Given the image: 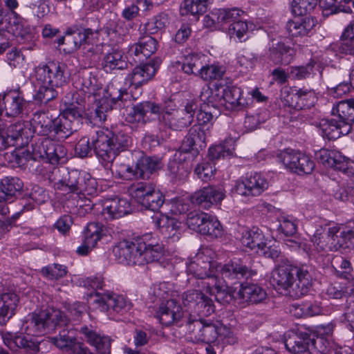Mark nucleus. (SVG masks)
I'll return each instance as SVG.
<instances>
[{"label": "nucleus", "mask_w": 354, "mask_h": 354, "mask_svg": "<svg viewBox=\"0 0 354 354\" xmlns=\"http://www.w3.org/2000/svg\"><path fill=\"white\" fill-rule=\"evenodd\" d=\"M270 281L281 294L293 298L306 295L312 286V277L305 266L282 262L273 270Z\"/></svg>", "instance_id": "obj_1"}, {"label": "nucleus", "mask_w": 354, "mask_h": 354, "mask_svg": "<svg viewBox=\"0 0 354 354\" xmlns=\"http://www.w3.org/2000/svg\"><path fill=\"white\" fill-rule=\"evenodd\" d=\"M198 104L194 100L189 101L183 109H167L162 107L158 117L159 128L160 130L166 131L171 129L174 131H181L183 129L190 125L194 120Z\"/></svg>", "instance_id": "obj_2"}, {"label": "nucleus", "mask_w": 354, "mask_h": 354, "mask_svg": "<svg viewBox=\"0 0 354 354\" xmlns=\"http://www.w3.org/2000/svg\"><path fill=\"white\" fill-rule=\"evenodd\" d=\"M62 319L60 310L46 308L29 315L23 328L28 335L39 336L54 330Z\"/></svg>", "instance_id": "obj_3"}, {"label": "nucleus", "mask_w": 354, "mask_h": 354, "mask_svg": "<svg viewBox=\"0 0 354 354\" xmlns=\"http://www.w3.org/2000/svg\"><path fill=\"white\" fill-rule=\"evenodd\" d=\"M285 346L288 351L294 354H319L326 353L328 351L322 337L315 339L308 333L302 332L289 334L285 341Z\"/></svg>", "instance_id": "obj_4"}, {"label": "nucleus", "mask_w": 354, "mask_h": 354, "mask_svg": "<svg viewBox=\"0 0 354 354\" xmlns=\"http://www.w3.org/2000/svg\"><path fill=\"white\" fill-rule=\"evenodd\" d=\"M146 243L143 238H137L132 241L124 240L113 248V254L120 263L129 266H142L145 264L143 251Z\"/></svg>", "instance_id": "obj_5"}, {"label": "nucleus", "mask_w": 354, "mask_h": 354, "mask_svg": "<svg viewBox=\"0 0 354 354\" xmlns=\"http://www.w3.org/2000/svg\"><path fill=\"white\" fill-rule=\"evenodd\" d=\"M95 180L89 174L73 169L57 183V189L64 192L76 191L92 194L95 191Z\"/></svg>", "instance_id": "obj_6"}, {"label": "nucleus", "mask_w": 354, "mask_h": 354, "mask_svg": "<svg viewBox=\"0 0 354 354\" xmlns=\"http://www.w3.org/2000/svg\"><path fill=\"white\" fill-rule=\"evenodd\" d=\"M182 301L188 313L209 316L215 311L212 299L201 290H188L182 295Z\"/></svg>", "instance_id": "obj_7"}, {"label": "nucleus", "mask_w": 354, "mask_h": 354, "mask_svg": "<svg viewBox=\"0 0 354 354\" xmlns=\"http://www.w3.org/2000/svg\"><path fill=\"white\" fill-rule=\"evenodd\" d=\"M66 68V66L64 64L51 62L36 67L33 77L38 84L60 88L67 83L68 77L65 75Z\"/></svg>", "instance_id": "obj_8"}, {"label": "nucleus", "mask_w": 354, "mask_h": 354, "mask_svg": "<svg viewBox=\"0 0 354 354\" xmlns=\"http://www.w3.org/2000/svg\"><path fill=\"white\" fill-rule=\"evenodd\" d=\"M34 158L47 159L51 164H57L66 159L65 147L49 138L39 139L32 145Z\"/></svg>", "instance_id": "obj_9"}, {"label": "nucleus", "mask_w": 354, "mask_h": 354, "mask_svg": "<svg viewBox=\"0 0 354 354\" xmlns=\"http://www.w3.org/2000/svg\"><path fill=\"white\" fill-rule=\"evenodd\" d=\"M218 272V265L216 262L212 261L211 258L203 253H198L187 265V272L192 274L197 279H201L198 286L203 288V282L209 278H216Z\"/></svg>", "instance_id": "obj_10"}, {"label": "nucleus", "mask_w": 354, "mask_h": 354, "mask_svg": "<svg viewBox=\"0 0 354 354\" xmlns=\"http://www.w3.org/2000/svg\"><path fill=\"white\" fill-rule=\"evenodd\" d=\"M112 136L111 131L103 129L97 131L93 138L94 152L104 166L111 163L118 154L111 142Z\"/></svg>", "instance_id": "obj_11"}, {"label": "nucleus", "mask_w": 354, "mask_h": 354, "mask_svg": "<svg viewBox=\"0 0 354 354\" xmlns=\"http://www.w3.org/2000/svg\"><path fill=\"white\" fill-rule=\"evenodd\" d=\"M315 156L326 167H332L348 176L354 174V162L338 151L322 149L316 152Z\"/></svg>", "instance_id": "obj_12"}, {"label": "nucleus", "mask_w": 354, "mask_h": 354, "mask_svg": "<svg viewBox=\"0 0 354 354\" xmlns=\"http://www.w3.org/2000/svg\"><path fill=\"white\" fill-rule=\"evenodd\" d=\"M223 279L230 283H241L242 280L248 279L254 276L257 272L243 265L240 261H231L224 265L218 266V272Z\"/></svg>", "instance_id": "obj_13"}, {"label": "nucleus", "mask_w": 354, "mask_h": 354, "mask_svg": "<svg viewBox=\"0 0 354 354\" xmlns=\"http://www.w3.org/2000/svg\"><path fill=\"white\" fill-rule=\"evenodd\" d=\"M186 313L176 300L169 299L160 305L156 317L162 325H176L180 327Z\"/></svg>", "instance_id": "obj_14"}, {"label": "nucleus", "mask_w": 354, "mask_h": 354, "mask_svg": "<svg viewBox=\"0 0 354 354\" xmlns=\"http://www.w3.org/2000/svg\"><path fill=\"white\" fill-rule=\"evenodd\" d=\"M93 31L91 28H68L65 35L57 39L59 46L64 45V51L72 53L80 46L89 42L90 37L93 36Z\"/></svg>", "instance_id": "obj_15"}, {"label": "nucleus", "mask_w": 354, "mask_h": 354, "mask_svg": "<svg viewBox=\"0 0 354 354\" xmlns=\"http://www.w3.org/2000/svg\"><path fill=\"white\" fill-rule=\"evenodd\" d=\"M82 119L77 111L71 113L63 111L58 117L53 118V132L59 138H66L77 131L82 124Z\"/></svg>", "instance_id": "obj_16"}, {"label": "nucleus", "mask_w": 354, "mask_h": 354, "mask_svg": "<svg viewBox=\"0 0 354 354\" xmlns=\"http://www.w3.org/2000/svg\"><path fill=\"white\" fill-rule=\"evenodd\" d=\"M268 187L266 179L260 174L255 173L236 183L235 192L243 196H257Z\"/></svg>", "instance_id": "obj_17"}, {"label": "nucleus", "mask_w": 354, "mask_h": 354, "mask_svg": "<svg viewBox=\"0 0 354 354\" xmlns=\"http://www.w3.org/2000/svg\"><path fill=\"white\" fill-rule=\"evenodd\" d=\"M108 96L99 101V104L95 110V118L98 121H105L107 118V113L112 110L113 104L118 100L127 101L129 94L125 90L117 89L113 85H109L107 87Z\"/></svg>", "instance_id": "obj_18"}, {"label": "nucleus", "mask_w": 354, "mask_h": 354, "mask_svg": "<svg viewBox=\"0 0 354 354\" xmlns=\"http://www.w3.org/2000/svg\"><path fill=\"white\" fill-rule=\"evenodd\" d=\"M340 232L336 227H329L327 231L325 228L320 227L317 229L311 240L320 250L343 248V245L340 244L342 241L339 236Z\"/></svg>", "instance_id": "obj_19"}, {"label": "nucleus", "mask_w": 354, "mask_h": 354, "mask_svg": "<svg viewBox=\"0 0 354 354\" xmlns=\"http://www.w3.org/2000/svg\"><path fill=\"white\" fill-rule=\"evenodd\" d=\"M208 127L200 124L193 125L189 130L187 135L185 137L178 152L174 155L176 158L178 153H188L191 151L194 146L200 148L205 147V141Z\"/></svg>", "instance_id": "obj_20"}, {"label": "nucleus", "mask_w": 354, "mask_h": 354, "mask_svg": "<svg viewBox=\"0 0 354 354\" xmlns=\"http://www.w3.org/2000/svg\"><path fill=\"white\" fill-rule=\"evenodd\" d=\"M95 302L103 311L112 310L116 313L126 311L130 309L131 303L122 295L112 292H106L102 295L96 294Z\"/></svg>", "instance_id": "obj_21"}, {"label": "nucleus", "mask_w": 354, "mask_h": 354, "mask_svg": "<svg viewBox=\"0 0 354 354\" xmlns=\"http://www.w3.org/2000/svg\"><path fill=\"white\" fill-rule=\"evenodd\" d=\"M202 290L210 295H214L215 299L223 305L230 304L234 298L232 288L222 284L218 277L205 281Z\"/></svg>", "instance_id": "obj_22"}, {"label": "nucleus", "mask_w": 354, "mask_h": 354, "mask_svg": "<svg viewBox=\"0 0 354 354\" xmlns=\"http://www.w3.org/2000/svg\"><path fill=\"white\" fill-rule=\"evenodd\" d=\"M204 316L192 315V313L187 312L180 327L183 328L188 341L194 343L201 342L205 322Z\"/></svg>", "instance_id": "obj_23"}, {"label": "nucleus", "mask_w": 354, "mask_h": 354, "mask_svg": "<svg viewBox=\"0 0 354 354\" xmlns=\"http://www.w3.org/2000/svg\"><path fill=\"white\" fill-rule=\"evenodd\" d=\"M224 196L225 194L220 189L208 186L194 193L191 196V201L193 204L208 209L212 205L220 203Z\"/></svg>", "instance_id": "obj_24"}, {"label": "nucleus", "mask_w": 354, "mask_h": 354, "mask_svg": "<svg viewBox=\"0 0 354 354\" xmlns=\"http://www.w3.org/2000/svg\"><path fill=\"white\" fill-rule=\"evenodd\" d=\"M2 339L5 345L10 350L17 352L19 349L25 352H36L39 349L37 342L32 337H27L22 334H17L10 332L2 333Z\"/></svg>", "instance_id": "obj_25"}, {"label": "nucleus", "mask_w": 354, "mask_h": 354, "mask_svg": "<svg viewBox=\"0 0 354 354\" xmlns=\"http://www.w3.org/2000/svg\"><path fill=\"white\" fill-rule=\"evenodd\" d=\"M161 106L152 102H142L133 106L125 116V120L131 124H145L148 121L147 113L158 114Z\"/></svg>", "instance_id": "obj_26"}, {"label": "nucleus", "mask_w": 354, "mask_h": 354, "mask_svg": "<svg viewBox=\"0 0 354 354\" xmlns=\"http://www.w3.org/2000/svg\"><path fill=\"white\" fill-rule=\"evenodd\" d=\"M154 225L168 239H179L180 223L174 217L166 214H156L152 216Z\"/></svg>", "instance_id": "obj_27"}, {"label": "nucleus", "mask_w": 354, "mask_h": 354, "mask_svg": "<svg viewBox=\"0 0 354 354\" xmlns=\"http://www.w3.org/2000/svg\"><path fill=\"white\" fill-rule=\"evenodd\" d=\"M80 333L84 335V339L95 348L99 354H110L111 339L109 337L101 335L88 326L82 327Z\"/></svg>", "instance_id": "obj_28"}, {"label": "nucleus", "mask_w": 354, "mask_h": 354, "mask_svg": "<svg viewBox=\"0 0 354 354\" xmlns=\"http://www.w3.org/2000/svg\"><path fill=\"white\" fill-rule=\"evenodd\" d=\"M130 210V204L126 199L113 198L105 201L102 215L106 219H117L128 214Z\"/></svg>", "instance_id": "obj_29"}, {"label": "nucleus", "mask_w": 354, "mask_h": 354, "mask_svg": "<svg viewBox=\"0 0 354 354\" xmlns=\"http://www.w3.org/2000/svg\"><path fill=\"white\" fill-rule=\"evenodd\" d=\"M157 70L154 64L147 63L136 66L126 78L130 85L136 87L145 84L152 79Z\"/></svg>", "instance_id": "obj_30"}, {"label": "nucleus", "mask_w": 354, "mask_h": 354, "mask_svg": "<svg viewBox=\"0 0 354 354\" xmlns=\"http://www.w3.org/2000/svg\"><path fill=\"white\" fill-rule=\"evenodd\" d=\"M102 227L96 223L88 224L84 230V239L83 243L80 246L77 252L81 255L87 254L93 248H94L102 238Z\"/></svg>", "instance_id": "obj_31"}, {"label": "nucleus", "mask_w": 354, "mask_h": 354, "mask_svg": "<svg viewBox=\"0 0 354 354\" xmlns=\"http://www.w3.org/2000/svg\"><path fill=\"white\" fill-rule=\"evenodd\" d=\"M331 113L337 115L340 122L348 126L351 130L354 122V99L351 98L337 102L333 105Z\"/></svg>", "instance_id": "obj_32"}, {"label": "nucleus", "mask_w": 354, "mask_h": 354, "mask_svg": "<svg viewBox=\"0 0 354 354\" xmlns=\"http://www.w3.org/2000/svg\"><path fill=\"white\" fill-rule=\"evenodd\" d=\"M316 24L317 20L313 17L298 18L288 21L286 24V30L292 37H304L308 35Z\"/></svg>", "instance_id": "obj_33"}, {"label": "nucleus", "mask_w": 354, "mask_h": 354, "mask_svg": "<svg viewBox=\"0 0 354 354\" xmlns=\"http://www.w3.org/2000/svg\"><path fill=\"white\" fill-rule=\"evenodd\" d=\"M19 297L14 292L0 294V324L5 325L15 314Z\"/></svg>", "instance_id": "obj_34"}, {"label": "nucleus", "mask_w": 354, "mask_h": 354, "mask_svg": "<svg viewBox=\"0 0 354 354\" xmlns=\"http://www.w3.org/2000/svg\"><path fill=\"white\" fill-rule=\"evenodd\" d=\"M314 100L315 93L312 90L300 88L288 95L286 102L288 106L300 110L310 107L313 104Z\"/></svg>", "instance_id": "obj_35"}, {"label": "nucleus", "mask_w": 354, "mask_h": 354, "mask_svg": "<svg viewBox=\"0 0 354 354\" xmlns=\"http://www.w3.org/2000/svg\"><path fill=\"white\" fill-rule=\"evenodd\" d=\"M24 104V99L17 94L10 93L0 95L1 115L5 111L7 116L16 117L22 111Z\"/></svg>", "instance_id": "obj_36"}, {"label": "nucleus", "mask_w": 354, "mask_h": 354, "mask_svg": "<svg viewBox=\"0 0 354 354\" xmlns=\"http://www.w3.org/2000/svg\"><path fill=\"white\" fill-rule=\"evenodd\" d=\"M24 186L23 182L17 177L6 176L0 181V202L12 201Z\"/></svg>", "instance_id": "obj_37"}, {"label": "nucleus", "mask_w": 354, "mask_h": 354, "mask_svg": "<svg viewBox=\"0 0 354 354\" xmlns=\"http://www.w3.org/2000/svg\"><path fill=\"white\" fill-rule=\"evenodd\" d=\"M322 136L328 140H335L341 136L347 135L351 130L339 120L323 119L319 122Z\"/></svg>", "instance_id": "obj_38"}, {"label": "nucleus", "mask_w": 354, "mask_h": 354, "mask_svg": "<svg viewBox=\"0 0 354 354\" xmlns=\"http://www.w3.org/2000/svg\"><path fill=\"white\" fill-rule=\"evenodd\" d=\"M86 97L84 93L79 91L77 89H76L75 91L68 93L62 99V102L65 106L64 111L70 112L71 113L77 111L80 117L83 118Z\"/></svg>", "instance_id": "obj_39"}, {"label": "nucleus", "mask_w": 354, "mask_h": 354, "mask_svg": "<svg viewBox=\"0 0 354 354\" xmlns=\"http://www.w3.org/2000/svg\"><path fill=\"white\" fill-rule=\"evenodd\" d=\"M269 52V57L274 64L284 65L290 63L295 53L293 48L281 42L273 44Z\"/></svg>", "instance_id": "obj_40"}, {"label": "nucleus", "mask_w": 354, "mask_h": 354, "mask_svg": "<svg viewBox=\"0 0 354 354\" xmlns=\"http://www.w3.org/2000/svg\"><path fill=\"white\" fill-rule=\"evenodd\" d=\"M127 66L126 56L118 50L106 53L102 61V67L106 73H111L114 70H123L127 68Z\"/></svg>", "instance_id": "obj_41"}, {"label": "nucleus", "mask_w": 354, "mask_h": 354, "mask_svg": "<svg viewBox=\"0 0 354 354\" xmlns=\"http://www.w3.org/2000/svg\"><path fill=\"white\" fill-rule=\"evenodd\" d=\"M238 295L243 301L257 304L263 301L267 296L266 291L256 284L241 283Z\"/></svg>", "instance_id": "obj_42"}, {"label": "nucleus", "mask_w": 354, "mask_h": 354, "mask_svg": "<svg viewBox=\"0 0 354 354\" xmlns=\"http://www.w3.org/2000/svg\"><path fill=\"white\" fill-rule=\"evenodd\" d=\"M222 102L229 104L230 109H239L243 106L245 100L242 98L241 91L235 86L220 85Z\"/></svg>", "instance_id": "obj_43"}, {"label": "nucleus", "mask_w": 354, "mask_h": 354, "mask_svg": "<svg viewBox=\"0 0 354 354\" xmlns=\"http://www.w3.org/2000/svg\"><path fill=\"white\" fill-rule=\"evenodd\" d=\"M136 172L138 178H149L154 171L160 169L162 163L160 159L154 157H142L136 164Z\"/></svg>", "instance_id": "obj_44"}, {"label": "nucleus", "mask_w": 354, "mask_h": 354, "mask_svg": "<svg viewBox=\"0 0 354 354\" xmlns=\"http://www.w3.org/2000/svg\"><path fill=\"white\" fill-rule=\"evenodd\" d=\"M263 234L258 228L243 229L241 241L242 244L256 252H259V248L263 246Z\"/></svg>", "instance_id": "obj_45"}, {"label": "nucleus", "mask_w": 354, "mask_h": 354, "mask_svg": "<svg viewBox=\"0 0 354 354\" xmlns=\"http://www.w3.org/2000/svg\"><path fill=\"white\" fill-rule=\"evenodd\" d=\"M73 84L75 88L80 92L82 91L86 97L95 95L99 88L97 80L91 73L78 75Z\"/></svg>", "instance_id": "obj_46"}, {"label": "nucleus", "mask_w": 354, "mask_h": 354, "mask_svg": "<svg viewBox=\"0 0 354 354\" xmlns=\"http://www.w3.org/2000/svg\"><path fill=\"white\" fill-rule=\"evenodd\" d=\"M157 45L156 39L151 36H146L141 38L138 44H134L131 50L141 60L153 55L157 50Z\"/></svg>", "instance_id": "obj_47"}, {"label": "nucleus", "mask_w": 354, "mask_h": 354, "mask_svg": "<svg viewBox=\"0 0 354 354\" xmlns=\"http://www.w3.org/2000/svg\"><path fill=\"white\" fill-rule=\"evenodd\" d=\"M245 16L244 11L238 8L218 9L212 12V21L216 18L218 24H230L239 21Z\"/></svg>", "instance_id": "obj_48"}, {"label": "nucleus", "mask_w": 354, "mask_h": 354, "mask_svg": "<svg viewBox=\"0 0 354 354\" xmlns=\"http://www.w3.org/2000/svg\"><path fill=\"white\" fill-rule=\"evenodd\" d=\"M200 100L201 104H206L210 108L218 109L219 104H223L220 85L216 84L213 88H203Z\"/></svg>", "instance_id": "obj_49"}, {"label": "nucleus", "mask_w": 354, "mask_h": 354, "mask_svg": "<svg viewBox=\"0 0 354 354\" xmlns=\"http://www.w3.org/2000/svg\"><path fill=\"white\" fill-rule=\"evenodd\" d=\"M1 24H5L4 26H2V29H6L16 37H24L23 24L15 12L12 11L10 14L5 15L1 19Z\"/></svg>", "instance_id": "obj_50"}, {"label": "nucleus", "mask_w": 354, "mask_h": 354, "mask_svg": "<svg viewBox=\"0 0 354 354\" xmlns=\"http://www.w3.org/2000/svg\"><path fill=\"white\" fill-rule=\"evenodd\" d=\"M155 189L156 186L152 183L140 182L132 185L129 187V192L130 195L134 198L138 203L141 204L142 200H145Z\"/></svg>", "instance_id": "obj_51"}, {"label": "nucleus", "mask_w": 354, "mask_h": 354, "mask_svg": "<svg viewBox=\"0 0 354 354\" xmlns=\"http://www.w3.org/2000/svg\"><path fill=\"white\" fill-rule=\"evenodd\" d=\"M207 7V0H185L180 7V13L182 15H200L206 12Z\"/></svg>", "instance_id": "obj_52"}, {"label": "nucleus", "mask_w": 354, "mask_h": 354, "mask_svg": "<svg viewBox=\"0 0 354 354\" xmlns=\"http://www.w3.org/2000/svg\"><path fill=\"white\" fill-rule=\"evenodd\" d=\"M50 342L58 348L68 351L75 345L76 338L73 330H63L57 336L50 337Z\"/></svg>", "instance_id": "obj_53"}, {"label": "nucleus", "mask_w": 354, "mask_h": 354, "mask_svg": "<svg viewBox=\"0 0 354 354\" xmlns=\"http://www.w3.org/2000/svg\"><path fill=\"white\" fill-rule=\"evenodd\" d=\"M205 58L198 54H189L185 57L183 70L187 74L200 75L204 66Z\"/></svg>", "instance_id": "obj_54"}, {"label": "nucleus", "mask_w": 354, "mask_h": 354, "mask_svg": "<svg viewBox=\"0 0 354 354\" xmlns=\"http://www.w3.org/2000/svg\"><path fill=\"white\" fill-rule=\"evenodd\" d=\"M302 153L293 150L281 151L277 157V160L281 162L286 168L296 173L301 161Z\"/></svg>", "instance_id": "obj_55"}, {"label": "nucleus", "mask_w": 354, "mask_h": 354, "mask_svg": "<svg viewBox=\"0 0 354 354\" xmlns=\"http://www.w3.org/2000/svg\"><path fill=\"white\" fill-rule=\"evenodd\" d=\"M66 205L70 209L78 207H88L91 209L90 201L85 196L86 192H77L76 191L66 192Z\"/></svg>", "instance_id": "obj_56"}, {"label": "nucleus", "mask_w": 354, "mask_h": 354, "mask_svg": "<svg viewBox=\"0 0 354 354\" xmlns=\"http://www.w3.org/2000/svg\"><path fill=\"white\" fill-rule=\"evenodd\" d=\"M223 228L220 222L213 216L209 214V218L204 222L200 234L205 235L211 239L221 236Z\"/></svg>", "instance_id": "obj_57"}, {"label": "nucleus", "mask_w": 354, "mask_h": 354, "mask_svg": "<svg viewBox=\"0 0 354 354\" xmlns=\"http://www.w3.org/2000/svg\"><path fill=\"white\" fill-rule=\"evenodd\" d=\"M167 169L171 177L175 180H183L187 178L189 173L187 165L176 158L170 160L168 163Z\"/></svg>", "instance_id": "obj_58"}, {"label": "nucleus", "mask_w": 354, "mask_h": 354, "mask_svg": "<svg viewBox=\"0 0 354 354\" xmlns=\"http://www.w3.org/2000/svg\"><path fill=\"white\" fill-rule=\"evenodd\" d=\"M112 173L122 180L138 178L136 165L133 167L124 162L116 164L112 169Z\"/></svg>", "instance_id": "obj_59"}, {"label": "nucleus", "mask_w": 354, "mask_h": 354, "mask_svg": "<svg viewBox=\"0 0 354 354\" xmlns=\"http://www.w3.org/2000/svg\"><path fill=\"white\" fill-rule=\"evenodd\" d=\"M219 113L218 109L210 108L206 104H201L198 113L196 115L198 123L201 126H205L210 123L214 116Z\"/></svg>", "instance_id": "obj_60"}, {"label": "nucleus", "mask_w": 354, "mask_h": 354, "mask_svg": "<svg viewBox=\"0 0 354 354\" xmlns=\"http://www.w3.org/2000/svg\"><path fill=\"white\" fill-rule=\"evenodd\" d=\"M209 218V214L203 212H192L188 214L187 218V226L200 233L204 222Z\"/></svg>", "instance_id": "obj_61"}, {"label": "nucleus", "mask_w": 354, "mask_h": 354, "mask_svg": "<svg viewBox=\"0 0 354 354\" xmlns=\"http://www.w3.org/2000/svg\"><path fill=\"white\" fill-rule=\"evenodd\" d=\"M220 326L205 319L201 342L214 343L219 339Z\"/></svg>", "instance_id": "obj_62"}, {"label": "nucleus", "mask_w": 354, "mask_h": 354, "mask_svg": "<svg viewBox=\"0 0 354 354\" xmlns=\"http://www.w3.org/2000/svg\"><path fill=\"white\" fill-rule=\"evenodd\" d=\"M39 84L40 85L39 88L35 95L36 100L39 101L41 103L46 104L57 96L58 92L56 90V87L45 84Z\"/></svg>", "instance_id": "obj_63"}, {"label": "nucleus", "mask_w": 354, "mask_h": 354, "mask_svg": "<svg viewBox=\"0 0 354 354\" xmlns=\"http://www.w3.org/2000/svg\"><path fill=\"white\" fill-rule=\"evenodd\" d=\"M164 201L165 199L162 194L159 190L155 189L145 200H142L141 205L147 209L155 212L162 207Z\"/></svg>", "instance_id": "obj_64"}]
</instances>
